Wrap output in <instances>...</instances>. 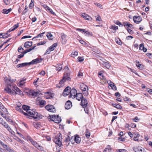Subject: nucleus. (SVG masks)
<instances>
[{"label": "nucleus", "mask_w": 152, "mask_h": 152, "mask_svg": "<svg viewBox=\"0 0 152 152\" xmlns=\"http://www.w3.org/2000/svg\"><path fill=\"white\" fill-rule=\"evenodd\" d=\"M74 140L76 143H79L81 141V139L77 135L75 137Z\"/></svg>", "instance_id": "nucleus-23"}, {"label": "nucleus", "mask_w": 152, "mask_h": 152, "mask_svg": "<svg viewBox=\"0 0 152 152\" xmlns=\"http://www.w3.org/2000/svg\"><path fill=\"white\" fill-rule=\"evenodd\" d=\"M45 73L44 71L42 70L40 72L39 74L42 76H44L45 75Z\"/></svg>", "instance_id": "nucleus-64"}, {"label": "nucleus", "mask_w": 152, "mask_h": 152, "mask_svg": "<svg viewBox=\"0 0 152 152\" xmlns=\"http://www.w3.org/2000/svg\"><path fill=\"white\" fill-rule=\"evenodd\" d=\"M133 20L134 23H139L142 20V18L139 16H134L133 17Z\"/></svg>", "instance_id": "nucleus-11"}, {"label": "nucleus", "mask_w": 152, "mask_h": 152, "mask_svg": "<svg viewBox=\"0 0 152 152\" xmlns=\"http://www.w3.org/2000/svg\"><path fill=\"white\" fill-rule=\"evenodd\" d=\"M77 60L80 62H82L83 61L84 58L83 57H78L77 58Z\"/></svg>", "instance_id": "nucleus-44"}, {"label": "nucleus", "mask_w": 152, "mask_h": 152, "mask_svg": "<svg viewBox=\"0 0 152 152\" xmlns=\"http://www.w3.org/2000/svg\"><path fill=\"white\" fill-rule=\"evenodd\" d=\"M46 43V42L45 41H42L39 42L37 44V45H43Z\"/></svg>", "instance_id": "nucleus-53"}, {"label": "nucleus", "mask_w": 152, "mask_h": 152, "mask_svg": "<svg viewBox=\"0 0 152 152\" xmlns=\"http://www.w3.org/2000/svg\"><path fill=\"white\" fill-rule=\"evenodd\" d=\"M94 4L96 5L98 7H99L101 9L102 8V5L100 4L97 3H94Z\"/></svg>", "instance_id": "nucleus-47"}, {"label": "nucleus", "mask_w": 152, "mask_h": 152, "mask_svg": "<svg viewBox=\"0 0 152 152\" xmlns=\"http://www.w3.org/2000/svg\"><path fill=\"white\" fill-rule=\"evenodd\" d=\"M72 106V103L70 101H68L65 103V108L67 109H69Z\"/></svg>", "instance_id": "nucleus-15"}, {"label": "nucleus", "mask_w": 152, "mask_h": 152, "mask_svg": "<svg viewBox=\"0 0 152 152\" xmlns=\"http://www.w3.org/2000/svg\"><path fill=\"white\" fill-rule=\"evenodd\" d=\"M111 150L110 146L109 145L107 146L103 152H110Z\"/></svg>", "instance_id": "nucleus-32"}, {"label": "nucleus", "mask_w": 152, "mask_h": 152, "mask_svg": "<svg viewBox=\"0 0 152 152\" xmlns=\"http://www.w3.org/2000/svg\"><path fill=\"white\" fill-rule=\"evenodd\" d=\"M127 30L128 31V32L130 34H132L133 33V31L130 29V28H127Z\"/></svg>", "instance_id": "nucleus-50"}, {"label": "nucleus", "mask_w": 152, "mask_h": 152, "mask_svg": "<svg viewBox=\"0 0 152 152\" xmlns=\"http://www.w3.org/2000/svg\"><path fill=\"white\" fill-rule=\"evenodd\" d=\"M111 29L114 30H116L117 29H118V27L117 26H111V28H110Z\"/></svg>", "instance_id": "nucleus-48"}, {"label": "nucleus", "mask_w": 152, "mask_h": 152, "mask_svg": "<svg viewBox=\"0 0 152 152\" xmlns=\"http://www.w3.org/2000/svg\"><path fill=\"white\" fill-rule=\"evenodd\" d=\"M61 37L62 39V41H64V42H65L66 41V35L65 34L63 33H62L61 34Z\"/></svg>", "instance_id": "nucleus-24"}, {"label": "nucleus", "mask_w": 152, "mask_h": 152, "mask_svg": "<svg viewBox=\"0 0 152 152\" xmlns=\"http://www.w3.org/2000/svg\"><path fill=\"white\" fill-rule=\"evenodd\" d=\"M22 149L26 152H30V150L28 147L26 146H23Z\"/></svg>", "instance_id": "nucleus-28"}, {"label": "nucleus", "mask_w": 152, "mask_h": 152, "mask_svg": "<svg viewBox=\"0 0 152 152\" xmlns=\"http://www.w3.org/2000/svg\"><path fill=\"white\" fill-rule=\"evenodd\" d=\"M129 22H125L123 23V26L124 25L125 27H128L129 24Z\"/></svg>", "instance_id": "nucleus-46"}, {"label": "nucleus", "mask_w": 152, "mask_h": 152, "mask_svg": "<svg viewBox=\"0 0 152 152\" xmlns=\"http://www.w3.org/2000/svg\"><path fill=\"white\" fill-rule=\"evenodd\" d=\"M32 45V42L27 41L24 44V47L26 48H28L31 46Z\"/></svg>", "instance_id": "nucleus-17"}, {"label": "nucleus", "mask_w": 152, "mask_h": 152, "mask_svg": "<svg viewBox=\"0 0 152 152\" xmlns=\"http://www.w3.org/2000/svg\"><path fill=\"white\" fill-rule=\"evenodd\" d=\"M114 23L115 24H116L118 25H121L122 26H123V24H121V23L119 21H115V22Z\"/></svg>", "instance_id": "nucleus-54"}, {"label": "nucleus", "mask_w": 152, "mask_h": 152, "mask_svg": "<svg viewBox=\"0 0 152 152\" xmlns=\"http://www.w3.org/2000/svg\"><path fill=\"white\" fill-rule=\"evenodd\" d=\"M91 33L88 31H86V33H85V34L86 36H89L90 35H91Z\"/></svg>", "instance_id": "nucleus-58"}, {"label": "nucleus", "mask_w": 152, "mask_h": 152, "mask_svg": "<svg viewBox=\"0 0 152 152\" xmlns=\"http://www.w3.org/2000/svg\"><path fill=\"white\" fill-rule=\"evenodd\" d=\"M102 64L107 69L109 68L110 67V65L108 63V61H103Z\"/></svg>", "instance_id": "nucleus-22"}, {"label": "nucleus", "mask_w": 152, "mask_h": 152, "mask_svg": "<svg viewBox=\"0 0 152 152\" xmlns=\"http://www.w3.org/2000/svg\"><path fill=\"white\" fill-rule=\"evenodd\" d=\"M78 55V52L77 51H75L74 52H72L71 54V56L72 57H74V56H76Z\"/></svg>", "instance_id": "nucleus-43"}, {"label": "nucleus", "mask_w": 152, "mask_h": 152, "mask_svg": "<svg viewBox=\"0 0 152 152\" xmlns=\"http://www.w3.org/2000/svg\"><path fill=\"white\" fill-rule=\"evenodd\" d=\"M75 97L77 100L80 101L83 98V96L82 93H79L76 94Z\"/></svg>", "instance_id": "nucleus-16"}, {"label": "nucleus", "mask_w": 152, "mask_h": 152, "mask_svg": "<svg viewBox=\"0 0 152 152\" xmlns=\"http://www.w3.org/2000/svg\"><path fill=\"white\" fill-rule=\"evenodd\" d=\"M56 70L58 71H59L61 70L62 68V66L61 64H58L56 66Z\"/></svg>", "instance_id": "nucleus-33"}, {"label": "nucleus", "mask_w": 152, "mask_h": 152, "mask_svg": "<svg viewBox=\"0 0 152 152\" xmlns=\"http://www.w3.org/2000/svg\"><path fill=\"white\" fill-rule=\"evenodd\" d=\"M98 75L99 76H100V77L101 79H104V76L103 75H102V73L99 72L98 74Z\"/></svg>", "instance_id": "nucleus-51"}, {"label": "nucleus", "mask_w": 152, "mask_h": 152, "mask_svg": "<svg viewBox=\"0 0 152 152\" xmlns=\"http://www.w3.org/2000/svg\"><path fill=\"white\" fill-rule=\"evenodd\" d=\"M45 108L48 111L50 112L54 113L56 111L55 107L52 105H47L45 106Z\"/></svg>", "instance_id": "nucleus-6"}, {"label": "nucleus", "mask_w": 152, "mask_h": 152, "mask_svg": "<svg viewBox=\"0 0 152 152\" xmlns=\"http://www.w3.org/2000/svg\"><path fill=\"white\" fill-rule=\"evenodd\" d=\"M36 148H37V149H38L39 150L41 151H43V148L42 147V146L39 145V144L38 145V146H37Z\"/></svg>", "instance_id": "nucleus-45"}, {"label": "nucleus", "mask_w": 152, "mask_h": 152, "mask_svg": "<svg viewBox=\"0 0 152 152\" xmlns=\"http://www.w3.org/2000/svg\"><path fill=\"white\" fill-rule=\"evenodd\" d=\"M90 133L89 132L88 129H86V132L85 136L87 138H89L90 136Z\"/></svg>", "instance_id": "nucleus-40"}, {"label": "nucleus", "mask_w": 152, "mask_h": 152, "mask_svg": "<svg viewBox=\"0 0 152 152\" xmlns=\"http://www.w3.org/2000/svg\"><path fill=\"white\" fill-rule=\"evenodd\" d=\"M45 33V32H44L42 33L39 34L38 35L37 37H34L32 39H34V38H37H37L40 37H42L43 36V34H44Z\"/></svg>", "instance_id": "nucleus-42"}, {"label": "nucleus", "mask_w": 152, "mask_h": 152, "mask_svg": "<svg viewBox=\"0 0 152 152\" xmlns=\"http://www.w3.org/2000/svg\"><path fill=\"white\" fill-rule=\"evenodd\" d=\"M28 140L31 142V144L36 148L38 146V144L35 141L33 140L31 137L29 136L28 137Z\"/></svg>", "instance_id": "nucleus-13"}, {"label": "nucleus", "mask_w": 152, "mask_h": 152, "mask_svg": "<svg viewBox=\"0 0 152 152\" xmlns=\"http://www.w3.org/2000/svg\"><path fill=\"white\" fill-rule=\"evenodd\" d=\"M34 5V4L33 2H32V3H31L29 5V7L30 9H31Z\"/></svg>", "instance_id": "nucleus-59"}, {"label": "nucleus", "mask_w": 152, "mask_h": 152, "mask_svg": "<svg viewBox=\"0 0 152 152\" xmlns=\"http://www.w3.org/2000/svg\"><path fill=\"white\" fill-rule=\"evenodd\" d=\"M80 89L82 91L84 95L87 96L88 95V87L83 83L80 84Z\"/></svg>", "instance_id": "nucleus-4"}, {"label": "nucleus", "mask_w": 152, "mask_h": 152, "mask_svg": "<svg viewBox=\"0 0 152 152\" xmlns=\"http://www.w3.org/2000/svg\"><path fill=\"white\" fill-rule=\"evenodd\" d=\"M32 113L31 115V116L32 117L36 119H39L40 118V115H39V114H38L37 112H35L33 110V111H32Z\"/></svg>", "instance_id": "nucleus-10"}, {"label": "nucleus", "mask_w": 152, "mask_h": 152, "mask_svg": "<svg viewBox=\"0 0 152 152\" xmlns=\"http://www.w3.org/2000/svg\"><path fill=\"white\" fill-rule=\"evenodd\" d=\"M82 16L86 19L89 20L91 19V17L87 14L83 13L82 14Z\"/></svg>", "instance_id": "nucleus-20"}, {"label": "nucleus", "mask_w": 152, "mask_h": 152, "mask_svg": "<svg viewBox=\"0 0 152 152\" xmlns=\"http://www.w3.org/2000/svg\"><path fill=\"white\" fill-rule=\"evenodd\" d=\"M48 119L49 121H53L56 123H59L61 121V118L58 115H50L48 117Z\"/></svg>", "instance_id": "nucleus-3"}, {"label": "nucleus", "mask_w": 152, "mask_h": 152, "mask_svg": "<svg viewBox=\"0 0 152 152\" xmlns=\"http://www.w3.org/2000/svg\"><path fill=\"white\" fill-rule=\"evenodd\" d=\"M22 108L24 110L26 111V113L28 111V110H29L30 109L29 107L26 105H23L22 107Z\"/></svg>", "instance_id": "nucleus-34"}, {"label": "nucleus", "mask_w": 152, "mask_h": 152, "mask_svg": "<svg viewBox=\"0 0 152 152\" xmlns=\"http://www.w3.org/2000/svg\"><path fill=\"white\" fill-rule=\"evenodd\" d=\"M46 36L49 40H52L53 39V36L50 32H48Z\"/></svg>", "instance_id": "nucleus-27"}, {"label": "nucleus", "mask_w": 152, "mask_h": 152, "mask_svg": "<svg viewBox=\"0 0 152 152\" xmlns=\"http://www.w3.org/2000/svg\"><path fill=\"white\" fill-rule=\"evenodd\" d=\"M144 45L143 44H141L139 47V49L140 50H142L143 49V47H144Z\"/></svg>", "instance_id": "nucleus-52"}, {"label": "nucleus", "mask_w": 152, "mask_h": 152, "mask_svg": "<svg viewBox=\"0 0 152 152\" xmlns=\"http://www.w3.org/2000/svg\"><path fill=\"white\" fill-rule=\"evenodd\" d=\"M70 137L69 136H68L66 138L64 141L66 143V145L67 146L69 145V142L70 141Z\"/></svg>", "instance_id": "nucleus-26"}, {"label": "nucleus", "mask_w": 152, "mask_h": 152, "mask_svg": "<svg viewBox=\"0 0 152 152\" xmlns=\"http://www.w3.org/2000/svg\"><path fill=\"white\" fill-rule=\"evenodd\" d=\"M19 26V23H18L16 24L15 25L12 27L13 29L14 30L17 28Z\"/></svg>", "instance_id": "nucleus-49"}, {"label": "nucleus", "mask_w": 152, "mask_h": 152, "mask_svg": "<svg viewBox=\"0 0 152 152\" xmlns=\"http://www.w3.org/2000/svg\"><path fill=\"white\" fill-rule=\"evenodd\" d=\"M28 8L27 6H25V7L24 10L23 11V12L22 13V15H24L26 13V11L27 9V8Z\"/></svg>", "instance_id": "nucleus-55"}, {"label": "nucleus", "mask_w": 152, "mask_h": 152, "mask_svg": "<svg viewBox=\"0 0 152 152\" xmlns=\"http://www.w3.org/2000/svg\"><path fill=\"white\" fill-rule=\"evenodd\" d=\"M43 59L42 58H37L29 62V64H37L41 62Z\"/></svg>", "instance_id": "nucleus-7"}, {"label": "nucleus", "mask_w": 152, "mask_h": 152, "mask_svg": "<svg viewBox=\"0 0 152 152\" xmlns=\"http://www.w3.org/2000/svg\"><path fill=\"white\" fill-rule=\"evenodd\" d=\"M116 42L117 44L119 45H121L122 44V42L119 39L118 40H117V41H116Z\"/></svg>", "instance_id": "nucleus-56"}, {"label": "nucleus", "mask_w": 152, "mask_h": 152, "mask_svg": "<svg viewBox=\"0 0 152 152\" xmlns=\"http://www.w3.org/2000/svg\"><path fill=\"white\" fill-rule=\"evenodd\" d=\"M26 80V79H24L22 80H21L19 82V86L20 87H22L24 86V83H25V82L24 81Z\"/></svg>", "instance_id": "nucleus-37"}, {"label": "nucleus", "mask_w": 152, "mask_h": 152, "mask_svg": "<svg viewBox=\"0 0 152 152\" xmlns=\"http://www.w3.org/2000/svg\"><path fill=\"white\" fill-rule=\"evenodd\" d=\"M12 10V9L11 8L9 9L8 10H7L6 9H3L2 11V13L6 14H7L8 13L10 12Z\"/></svg>", "instance_id": "nucleus-30"}, {"label": "nucleus", "mask_w": 152, "mask_h": 152, "mask_svg": "<svg viewBox=\"0 0 152 152\" xmlns=\"http://www.w3.org/2000/svg\"><path fill=\"white\" fill-rule=\"evenodd\" d=\"M62 139V134L60 133H59L54 139V141L56 145L60 147L62 145L61 142Z\"/></svg>", "instance_id": "nucleus-2"}, {"label": "nucleus", "mask_w": 152, "mask_h": 152, "mask_svg": "<svg viewBox=\"0 0 152 152\" xmlns=\"http://www.w3.org/2000/svg\"><path fill=\"white\" fill-rule=\"evenodd\" d=\"M66 81L64 80H63L62 79L59 82V84L60 85V86H58V87H60L63 86H64V83Z\"/></svg>", "instance_id": "nucleus-38"}, {"label": "nucleus", "mask_w": 152, "mask_h": 152, "mask_svg": "<svg viewBox=\"0 0 152 152\" xmlns=\"http://www.w3.org/2000/svg\"><path fill=\"white\" fill-rule=\"evenodd\" d=\"M81 105L83 107H86L88 104V102L86 99H83V98L81 100Z\"/></svg>", "instance_id": "nucleus-14"}, {"label": "nucleus", "mask_w": 152, "mask_h": 152, "mask_svg": "<svg viewBox=\"0 0 152 152\" xmlns=\"http://www.w3.org/2000/svg\"><path fill=\"white\" fill-rule=\"evenodd\" d=\"M70 91L69 96L72 98H75L76 94H77L76 90L75 89H72L71 90H70Z\"/></svg>", "instance_id": "nucleus-12"}, {"label": "nucleus", "mask_w": 152, "mask_h": 152, "mask_svg": "<svg viewBox=\"0 0 152 152\" xmlns=\"http://www.w3.org/2000/svg\"><path fill=\"white\" fill-rule=\"evenodd\" d=\"M139 119H139V118L138 117H136L135 118H133L132 119V120L136 122L138 120H139Z\"/></svg>", "instance_id": "nucleus-60"}, {"label": "nucleus", "mask_w": 152, "mask_h": 152, "mask_svg": "<svg viewBox=\"0 0 152 152\" xmlns=\"http://www.w3.org/2000/svg\"><path fill=\"white\" fill-rule=\"evenodd\" d=\"M126 139L125 138H122V137H118V140H119L121 141H124Z\"/></svg>", "instance_id": "nucleus-57"}, {"label": "nucleus", "mask_w": 152, "mask_h": 152, "mask_svg": "<svg viewBox=\"0 0 152 152\" xmlns=\"http://www.w3.org/2000/svg\"><path fill=\"white\" fill-rule=\"evenodd\" d=\"M28 65H29V63H23L18 65L17 66V67L18 68H19L20 67H22L27 66Z\"/></svg>", "instance_id": "nucleus-19"}, {"label": "nucleus", "mask_w": 152, "mask_h": 152, "mask_svg": "<svg viewBox=\"0 0 152 152\" xmlns=\"http://www.w3.org/2000/svg\"><path fill=\"white\" fill-rule=\"evenodd\" d=\"M21 106H17L15 107L16 109L18 111H19L20 112H22L23 113V112H24L22 110V109L20 108L21 107Z\"/></svg>", "instance_id": "nucleus-39"}, {"label": "nucleus", "mask_w": 152, "mask_h": 152, "mask_svg": "<svg viewBox=\"0 0 152 152\" xmlns=\"http://www.w3.org/2000/svg\"><path fill=\"white\" fill-rule=\"evenodd\" d=\"M57 45V44L56 43H55L53 44L52 45H51L49 48L50 49V50L51 51H53L55 49V48L56 47Z\"/></svg>", "instance_id": "nucleus-29"}, {"label": "nucleus", "mask_w": 152, "mask_h": 152, "mask_svg": "<svg viewBox=\"0 0 152 152\" xmlns=\"http://www.w3.org/2000/svg\"><path fill=\"white\" fill-rule=\"evenodd\" d=\"M132 149L135 152H146L144 148L139 146H134Z\"/></svg>", "instance_id": "nucleus-5"}, {"label": "nucleus", "mask_w": 152, "mask_h": 152, "mask_svg": "<svg viewBox=\"0 0 152 152\" xmlns=\"http://www.w3.org/2000/svg\"><path fill=\"white\" fill-rule=\"evenodd\" d=\"M4 126L12 134V132H13V131L7 124L6 123Z\"/></svg>", "instance_id": "nucleus-21"}, {"label": "nucleus", "mask_w": 152, "mask_h": 152, "mask_svg": "<svg viewBox=\"0 0 152 152\" xmlns=\"http://www.w3.org/2000/svg\"><path fill=\"white\" fill-rule=\"evenodd\" d=\"M80 43L84 45H86L87 43L85 42L84 41L82 40H80Z\"/></svg>", "instance_id": "nucleus-62"}, {"label": "nucleus", "mask_w": 152, "mask_h": 152, "mask_svg": "<svg viewBox=\"0 0 152 152\" xmlns=\"http://www.w3.org/2000/svg\"><path fill=\"white\" fill-rule=\"evenodd\" d=\"M33 110H31V109H29V110H28V111L27 113L23 112V114L25 115H31V114L32 113V111H33Z\"/></svg>", "instance_id": "nucleus-35"}, {"label": "nucleus", "mask_w": 152, "mask_h": 152, "mask_svg": "<svg viewBox=\"0 0 152 152\" xmlns=\"http://www.w3.org/2000/svg\"><path fill=\"white\" fill-rule=\"evenodd\" d=\"M110 83H108L109 86L111 87L114 90H116L117 88L115 86L114 84V83L111 82L110 80Z\"/></svg>", "instance_id": "nucleus-18"}, {"label": "nucleus", "mask_w": 152, "mask_h": 152, "mask_svg": "<svg viewBox=\"0 0 152 152\" xmlns=\"http://www.w3.org/2000/svg\"><path fill=\"white\" fill-rule=\"evenodd\" d=\"M39 105H44L46 104V102L44 100H41L39 101Z\"/></svg>", "instance_id": "nucleus-41"}, {"label": "nucleus", "mask_w": 152, "mask_h": 152, "mask_svg": "<svg viewBox=\"0 0 152 152\" xmlns=\"http://www.w3.org/2000/svg\"><path fill=\"white\" fill-rule=\"evenodd\" d=\"M29 93L30 95H31L34 96H36L38 94L37 92H35L34 91L32 90L30 91Z\"/></svg>", "instance_id": "nucleus-31"}, {"label": "nucleus", "mask_w": 152, "mask_h": 152, "mask_svg": "<svg viewBox=\"0 0 152 152\" xmlns=\"http://www.w3.org/2000/svg\"><path fill=\"white\" fill-rule=\"evenodd\" d=\"M4 90L9 94L15 95L18 94L19 95L23 94V92L18 88L17 86L11 83L8 85L4 88Z\"/></svg>", "instance_id": "nucleus-1"}, {"label": "nucleus", "mask_w": 152, "mask_h": 152, "mask_svg": "<svg viewBox=\"0 0 152 152\" xmlns=\"http://www.w3.org/2000/svg\"><path fill=\"white\" fill-rule=\"evenodd\" d=\"M118 152H126V150L125 149H119L118 150Z\"/></svg>", "instance_id": "nucleus-61"}, {"label": "nucleus", "mask_w": 152, "mask_h": 152, "mask_svg": "<svg viewBox=\"0 0 152 152\" xmlns=\"http://www.w3.org/2000/svg\"><path fill=\"white\" fill-rule=\"evenodd\" d=\"M71 88L69 86L66 87L64 90L63 94L64 96H66L69 94L70 92Z\"/></svg>", "instance_id": "nucleus-9"}, {"label": "nucleus", "mask_w": 152, "mask_h": 152, "mask_svg": "<svg viewBox=\"0 0 152 152\" xmlns=\"http://www.w3.org/2000/svg\"><path fill=\"white\" fill-rule=\"evenodd\" d=\"M113 105L114 107L118 109H121L122 108L121 106L119 104H113Z\"/></svg>", "instance_id": "nucleus-36"}, {"label": "nucleus", "mask_w": 152, "mask_h": 152, "mask_svg": "<svg viewBox=\"0 0 152 152\" xmlns=\"http://www.w3.org/2000/svg\"><path fill=\"white\" fill-rule=\"evenodd\" d=\"M70 73L68 72H65L64 73V76L63 77V80H70L71 78L70 77Z\"/></svg>", "instance_id": "nucleus-8"}, {"label": "nucleus", "mask_w": 152, "mask_h": 152, "mask_svg": "<svg viewBox=\"0 0 152 152\" xmlns=\"http://www.w3.org/2000/svg\"><path fill=\"white\" fill-rule=\"evenodd\" d=\"M13 31H14V29H13V28H11L8 31H7L5 35H4L2 37H1V38H4L6 37H8L6 36V35L8 34L10 32Z\"/></svg>", "instance_id": "nucleus-25"}, {"label": "nucleus", "mask_w": 152, "mask_h": 152, "mask_svg": "<svg viewBox=\"0 0 152 152\" xmlns=\"http://www.w3.org/2000/svg\"><path fill=\"white\" fill-rule=\"evenodd\" d=\"M147 55L150 58H152V54L150 53H147Z\"/></svg>", "instance_id": "nucleus-63"}]
</instances>
